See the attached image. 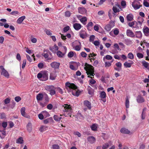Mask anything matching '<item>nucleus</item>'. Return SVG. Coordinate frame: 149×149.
<instances>
[{
  "label": "nucleus",
  "mask_w": 149,
  "mask_h": 149,
  "mask_svg": "<svg viewBox=\"0 0 149 149\" xmlns=\"http://www.w3.org/2000/svg\"><path fill=\"white\" fill-rule=\"evenodd\" d=\"M74 54L73 52L71 51L68 53V56L69 58H71L73 56Z\"/></svg>",
  "instance_id": "4d7b16f0"
},
{
  "label": "nucleus",
  "mask_w": 149,
  "mask_h": 149,
  "mask_svg": "<svg viewBox=\"0 0 149 149\" xmlns=\"http://www.w3.org/2000/svg\"><path fill=\"white\" fill-rule=\"evenodd\" d=\"M113 60L111 62H105V66L106 68H108L111 65V63L113 61Z\"/></svg>",
  "instance_id": "f704fd0d"
},
{
  "label": "nucleus",
  "mask_w": 149,
  "mask_h": 149,
  "mask_svg": "<svg viewBox=\"0 0 149 149\" xmlns=\"http://www.w3.org/2000/svg\"><path fill=\"white\" fill-rule=\"evenodd\" d=\"M73 134L74 135L78 136L79 137H80L81 136V133L78 132H74Z\"/></svg>",
  "instance_id": "0e129e2a"
},
{
  "label": "nucleus",
  "mask_w": 149,
  "mask_h": 149,
  "mask_svg": "<svg viewBox=\"0 0 149 149\" xmlns=\"http://www.w3.org/2000/svg\"><path fill=\"white\" fill-rule=\"evenodd\" d=\"M95 36L93 35H92L91 36H90V39H89V41L90 42H93V40H94V38H95Z\"/></svg>",
  "instance_id": "680f3d73"
},
{
  "label": "nucleus",
  "mask_w": 149,
  "mask_h": 149,
  "mask_svg": "<svg viewBox=\"0 0 149 149\" xmlns=\"http://www.w3.org/2000/svg\"><path fill=\"white\" fill-rule=\"evenodd\" d=\"M125 104L126 108H129V101L127 99L126 100Z\"/></svg>",
  "instance_id": "603ef678"
},
{
  "label": "nucleus",
  "mask_w": 149,
  "mask_h": 149,
  "mask_svg": "<svg viewBox=\"0 0 149 149\" xmlns=\"http://www.w3.org/2000/svg\"><path fill=\"white\" fill-rule=\"evenodd\" d=\"M136 100L139 103H143L145 101L143 97L140 95H139L137 96L136 98Z\"/></svg>",
  "instance_id": "4468645a"
},
{
  "label": "nucleus",
  "mask_w": 149,
  "mask_h": 149,
  "mask_svg": "<svg viewBox=\"0 0 149 149\" xmlns=\"http://www.w3.org/2000/svg\"><path fill=\"white\" fill-rule=\"evenodd\" d=\"M58 47L56 45H54L53 47H49L50 50L53 53H55L56 51L58 50Z\"/></svg>",
  "instance_id": "f3484780"
},
{
  "label": "nucleus",
  "mask_w": 149,
  "mask_h": 149,
  "mask_svg": "<svg viewBox=\"0 0 149 149\" xmlns=\"http://www.w3.org/2000/svg\"><path fill=\"white\" fill-rule=\"evenodd\" d=\"M56 93V91L54 89H51L50 91V94L51 95H54Z\"/></svg>",
  "instance_id": "69168bd1"
},
{
  "label": "nucleus",
  "mask_w": 149,
  "mask_h": 149,
  "mask_svg": "<svg viewBox=\"0 0 149 149\" xmlns=\"http://www.w3.org/2000/svg\"><path fill=\"white\" fill-rule=\"evenodd\" d=\"M114 23L113 22H111L107 24L105 27V29L107 31H110L111 29L114 26Z\"/></svg>",
  "instance_id": "0eeeda50"
},
{
  "label": "nucleus",
  "mask_w": 149,
  "mask_h": 149,
  "mask_svg": "<svg viewBox=\"0 0 149 149\" xmlns=\"http://www.w3.org/2000/svg\"><path fill=\"white\" fill-rule=\"evenodd\" d=\"M0 69L1 71V75H3L7 78L8 77L9 74L3 66H0Z\"/></svg>",
  "instance_id": "39448f33"
},
{
  "label": "nucleus",
  "mask_w": 149,
  "mask_h": 149,
  "mask_svg": "<svg viewBox=\"0 0 149 149\" xmlns=\"http://www.w3.org/2000/svg\"><path fill=\"white\" fill-rule=\"evenodd\" d=\"M126 35L127 36L131 38H134L135 37V35L133 31L127 29L126 31Z\"/></svg>",
  "instance_id": "9d476101"
},
{
  "label": "nucleus",
  "mask_w": 149,
  "mask_h": 149,
  "mask_svg": "<svg viewBox=\"0 0 149 149\" xmlns=\"http://www.w3.org/2000/svg\"><path fill=\"white\" fill-rule=\"evenodd\" d=\"M25 16H23L19 18L17 20V22L19 24H21L25 18Z\"/></svg>",
  "instance_id": "4be33fe9"
},
{
  "label": "nucleus",
  "mask_w": 149,
  "mask_h": 149,
  "mask_svg": "<svg viewBox=\"0 0 149 149\" xmlns=\"http://www.w3.org/2000/svg\"><path fill=\"white\" fill-rule=\"evenodd\" d=\"M135 24H136L137 25V23L136 22L134 21L132 22H129L128 23V26L130 27H132L133 28H136V27L133 26Z\"/></svg>",
  "instance_id": "72a5a7b5"
},
{
  "label": "nucleus",
  "mask_w": 149,
  "mask_h": 149,
  "mask_svg": "<svg viewBox=\"0 0 149 149\" xmlns=\"http://www.w3.org/2000/svg\"><path fill=\"white\" fill-rule=\"evenodd\" d=\"M135 36L139 38H142V34L141 32L140 31H136L135 32Z\"/></svg>",
  "instance_id": "b1692460"
},
{
  "label": "nucleus",
  "mask_w": 149,
  "mask_h": 149,
  "mask_svg": "<svg viewBox=\"0 0 149 149\" xmlns=\"http://www.w3.org/2000/svg\"><path fill=\"white\" fill-rule=\"evenodd\" d=\"M43 52L44 53L42 54V55L45 58H48L49 55L47 52H49V51L48 50L45 49H44Z\"/></svg>",
  "instance_id": "7c9ffc66"
},
{
  "label": "nucleus",
  "mask_w": 149,
  "mask_h": 149,
  "mask_svg": "<svg viewBox=\"0 0 149 149\" xmlns=\"http://www.w3.org/2000/svg\"><path fill=\"white\" fill-rule=\"evenodd\" d=\"M141 63L142 65L146 68L149 70V63L147 62L143 61Z\"/></svg>",
  "instance_id": "a878e982"
},
{
  "label": "nucleus",
  "mask_w": 149,
  "mask_h": 149,
  "mask_svg": "<svg viewBox=\"0 0 149 149\" xmlns=\"http://www.w3.org/2000/svg\"><path fill=\"white\" fill-rule=\"evenodd\" d=\"M63 48L65 51L63 53L59 51H58L56 53L57 56L59 57H62L64 56L67 50L66 47L65 46H63Z\"/></svg>",
  "instance_id": "1a4fd4ad"
},
{
  "label": "nucleus",
  "mask_w": 149,
  "mask_h": 149,
  "mask_svg": "<svg viewBox=\"0 0 149 149\" xmlns=\"http://www.w3.org/2000/svg\"><path fill=\"white\" fill-rule=\"evenodd\" d=\"M26 127L27 130L29 132H31L32 130V125L31 123H29L27 125Z\"/></svg>",
  "instance_id": "c85d7f7f"
},
{
  "label": "nucleus",
  "mask_w": 149,
  "mask_h": 149,
  "mask_svg": "<svg viewBox=\"0 0 149 149\" xmlns=\"http://www.w3.org/2000/svg\"><path fill=\"white\" fill-rule=\"evenodd\" d=\"M133 63V62L132 61H131L130 63H128L127 62H126L124 63V65L126 68H130Z\"/></svg>",
  "instance_id": "cd10ccee"
},
{
  "label": "nucleus",
  "mask_w": 149,
  "mask_h": 149,
  "mask_svg": "<svg viewBox=\"0 0 149 149\" xmlns=\"http://www.w3.org/2000/svg\"><path fill=\"white\" fill-rule=\"evenodd\" d=\"M91 129L93 131H95L97 130V126L95 124H93L91 126Z\"/></svg>",
  "instance_id": "864d4df0"
},
{
  "label": "nucleus",
  "mask_w": 149,
  "mask_h": 149,
  "mask_svg": "<svg viewBox=\"0 0 149 149\" xmlns=\"http://www.w3.org/2000/svg\"><path fill=\"white\" fill-rule=\"evenodd\" d=\"M111 141H109L108 143H106L102 146V148L103 149H106L109 146H111Z\"/></svg>",
  "instance_id": "bb28decb"
},
{
  "label": "nucleus",
  "mask_w": 149,
  "mask_h": 149,
  "mask_svg": "<svg viewBox=\"0 0 149 149\" xmlns=\"http://www.w3.org/2000/svg\"><path fill=\"white\" fill-rule=\"evenodd\" d=\"M88 93L90 95H92L93 94L94 91L93 89L91 88H88Z\"/></svg>",
  "instance_id": "c03bdc74"
},
{
  "label": "nucleus",
  "mask_w": 149,
  "mask_h": 149,
  "mask_svg": "<svg viewBox=\"0 0 149 149\" xmlns=\"http://www.w3.org/2000/svg\"><path fill=\"white\" fill-rule=\"evenodd\" d=\"M79 35L80 37L83 39L86 38L87 36V33L84 31H81L79 33Z\"/></svg>",
  "instance_id": "dca6fc26"
},
{
  "label": "nucleus",
  "mask_w": 149,
  "mask_h": 149,
  "mask_svg": "<svg viewBox=\"0 0 149 149\" xmlns=\"http://www.w3.org/2000/svg\"><path fill=\"white\" fill-rule=\"evenodd\" d=\"M61 116L62 115H61L59 116L55 115L54 116V119L56 121H59L62 118Z\"/></svg>",
  "instance_id": "5701e85b"
},
{
  "label": "nucleus",
  "mask_w": 149,
  "mask_h": 149,
  "mask_svg": "<svg viewBox=\"0 0 149 149\" xmlns=\"http://www.w3.org/2000/svg\"><path fill=\"white\" fill-rule=\"evenodd\" d=\"M48 79V75L46 74H43L42 79H41V80L42 81H45L47 80Z\"/></svg>",
  "instance_id": "2f4dec72"
},
{
  "label": "nucleus",
  "mask_w": 149,
  "mask_h": 149,
  "mask_svg": "<svg viewBox=\"0 0 149 149\" xmlns=\"http://www.w3.org/2000/svg\"><path fill=\"white\" fill-rule=\"evenodd\" d=\"M137 56L139 58H142L143 57V55L141 53H138L136 54Z\"/></svg>",
  "instance_id": "5fc2aeb1"
},
{
  "label": "nucleus",
  "mask_w": 149,
  "mask_h": 149,
  "mask_svg": "<svg viewBox=\"0 0 149 149\" xmlns=\"http://www.w3.org/2000/svg\"><path fill=\"white\" fill-rule=\"evenodd\" d=\"M10 102V100L8 98L6 99L4 101V102L5 104H8Z\"/></svg>",
  "instance_id": "774afa93"
},
{
  "label": "nucleus",
  "mask_w": 149,
  "mask_h": 149,
  "mask_svg": "<svg viewBox=\"0 0 149 149\" xmlns=\"http://www.w3.org/2000/svg\"><path fill=\"white\" fill-rule=\"evenodd\" d=\"M73 26L74 29L77 31L79 30L81 27V26L80 24L77 23H74Z\"/></svg>",
  "instance_id": "2eb2a0df"
},
{
  "label": "nucleus",
  "mask_w": 149,
  "mask_h": 149,
  "mask_svg": "<svg viewBox=\"0 0 149 149\" xmlns=\"http://www.w3.org/2000/svg\"><path fill=\"white\" fill-rule=\"evenodd\" d=\"M50 65L54 69H58L60 65V63H59L54 62L51 63Z\"/></svg>",
  "instance_id": "9b49d317"
},
{
  "label": "nucleus",
  "mask_w": 149,
  "mask_h": 149,
  "mask_svg": "<svg viewBox=\"0 0 149 149\" xmlns=\"http://www.w3.org/2000/svg\"><path fill=\"white\" fill-rule=\"evenodd\" d=\"M140 3L139 2L136 0L132 3V5L134 8L136 10L139 9L141 6V5H140Z\"/></svg>",
  "instance_id": "423d86ee"
},
{
  "label": "nucleus",
  "mask_w": 149,
  "mask_h": 149,
  "mask_svg": "<svg viewBox=\"0 0 149 149\" xmlns=\"http://www.w3.org/2000/svg\"><path fill=\"white\" fill-rule=\"evenodd\" d=\"M80 21L82 23H84L86 21V17H83L81 19H80Z\"/></svg>",
  "instance_id": "6e6d98bb"
},
{
  "label": "nucleus",
  "mask_w": 149,
  "mask_h": 149,
  "mask_svg": "<svg viewBox=\"0 0 149 149\" xmlns=\"http://www.w3.org/2000/svg\"><path fill=\"white\" fill-rule=\"evenodd\" d=\"M120 132L122 133L125 134H129L130 132L129 130L125 128H121L120 130Z\"/></svg>",
  "instance_id": "412c9836"
},
{
  "label": "nucleus",
  "mask_w": 149,
  "mask_h": 149,
  "mask_svg": "<svg viewBox=\"0 0 149 149\" xmlns=\"http://www.w3.org/2000/svg\"><path fill=\"white\" fill-rule=\"evenodd\" d=\"M64 107L63 111L65 112L64 114L65 116H67L68 115H70V116L72 112V108L70 107L68 105H65V106H63Z\"/></svg>",
  "instance_id": "f03ea898"
},
{
  "label": "nucleus",
  "mask_w": 149,
  "mask_h": 149,
  "mask_svg": "<svg viewBox=\"0 0 149 149\" xmlns=\"http://www.w3.org/2000/svg\"><path fill=\"white\" fill-rule=\"evenodd\" d=\"M23 140L22 138L20 137L17 139L16 141V143H18L22 144L23 143Z\"/></svg>",
  "instance_id": "a19ab883"
},
{
  "label": "nucleus",
  "mask_w": 149,
  "mask_h": 149,
  "mask_svg": "<svg viewBox=\"0 0 149 149\" xmlns=\"http://www.w3.org/2000/svg\"><path fill=\"white\" fill-rule=\"evenodd\" d=\"M89 82H90L89 84L90 85H91V84H95V83H96V81L95 80L93 79H92L90 80L89 81Z\"/></svg>",
  "instance_id": "338daca9"
},
{
  "label": "nucleus",
  "mask_w": 149,
  "mask_h": 149,
  "mask_svg": "<svg viewBox=\"0 0 149 149\" xmlns=\"http://www.w3.org/2000/svg\"><path fill=\"white\" fill-rule=\"evenodd\" d=\"M106 59L107 60H111L113 59V58L112 56L110 55H107L105 57L103 58V60L105 61V59Z\"/></svg>",
  "instance_id": "e433bc0d"
},
{
  "label": "nucleus",
  "mask_w": 149,
  "mask_h": 149,
  "mask_svg": "<svg viewBox=\"0 0 149 149\" xmlns=\"http://www.w3.org/2000/svg\"><path fill=\"white\" fill-rule=\"evenodd\" d=\"M126 18L127 21H131L133 19V16L131 14H128L127 15Z\"/></svg>",
  "instance_id": "c756f323"
},
{
  "label": "nucleus",
  "mask_w": 149,
  "mask_h": 149,
  "mask_svg": "<svg viewBox=\"0 0 149 149\" xmlns=\"http://www.w3.org/2000/svg\"><path fill=\"white\" fill-rule=\"evenodd\" d=\"M84 104L85 106L87 107L89 109L91 108V103L88 100H86L84 102Z\"/></svg>",
  "instance_id": "393cba45"
},
{
  "label": "nucleus",
  "mask_w": 149,
  "mask_h": 149,
  "mask_svg": "<svg viewBox=\"0 0 149 149\" xmlns=\"http://www.w3.org/2000/svg\"><path fill=\"white\" fill-rule=\"evenodd\" d=\"M47 128V127L46 126H42L40 128V130L41 132H43L46 130Z\"/></svg>",
  "instance_id": "09e8293b"
},
{
  "label": "nucleus",
  "mask_w": 149,
  "mask_h": 149,
  "mask_svg": "<svg viewBox=\"0 0 149 149\" xmlns=\"http://www.w3.org/2000/svg\"><path fill=\"white\" fill-rule=\"evenodd\" d=\"M43 98L45 99V102L47 103L49 101V99L48 95L46 94L44 95Z\"/></svg>",
  "instance_id": "4c0bfd02"
},
{
  "label": "nucleus",
  "mask_w": 149,
  "mask_h": 149,
  "mask_svg": "<svg viewBox=\"0 0 149 149\" xmlns=\"http://www.w3.org/2000/svg\"><path fill=\"white\" fill-rule=\"evenodd\" d=\"M26 63V59H24L23 61V63L22 64V69H24V67H25V65Z\"/></svg>",
  "instance_id": "e2e57ef3"
},
{
  "label": "nucleus",
  "mask_w": 149,
  "mask_h": 149,
  "mask_svg": "<svg viewBox=\"0 0 149 149\" xmlns=\"http://www.w3.org/2000/svg\"><path fill=\"white\" fill-rule=\"evenodd\" d=\"M44 96V95L41 93L38 94L36 96V99L37 101H41L42 100Z\"/></svg>",
  "instance_id": "aec40b11"
},
{
  "label": "nucleus",
  "mask_w": 149,
  "mask_h": 149,
  "mask_svg": "<svg viewBox=\"0 0 149 149\" xmlns=\"http://www.w3.org/2000/svg\"><path fill=\"white\" fill-rule=\"evenodd\" d=\"M116 65L117 67L121 68L122 64L120 62H118L116 63Z\"/></svg>",
  "instance_id": "bf43d9fd"
},
{
  "label": "nucleus",
  "mask_w": 149,
  "mask_h": 149,
  "mask_svg": "<svg viewBox=\"0 0 149 149\" xmlns=\"http://www.w3.org/2000/svg\"><path fill=\"white\" fill-rule=\"evenodd\" d=\"M113 33L114 35H118L119 33V30L118 28H116L113 29Z\"/></svg>",
  "instance_id": "37998d69"
},
{
  "label": "nucleus",
  "mask_w": 149,
  "mask_h": 149,
  "mask_svg": "<svg viewBox=\"0 0 149 149\" xmlns=\"http://www.w3.org/2000/svg\"><path fill=\"white\" fill-rule=\"evenodd\" d=\"M143 31L146 36H149V29L148 27L144 26L143 28Z\"/></svg>",
  "instance_id": "f8f14e48"
},
{
  "label": "nucleus",
  "mask_w": 149,
  "mask_h": 149,
  "mask_svg": "<svg viewBox=\"0 0 149 149\" xmlns=\"http://www.w3.org/2000/svg\"><path fill=\"white\" fill-rule=\"evenodd\" d=\"M52 149H59L60 147L58 144H54L52 146Z\"/></svg>",
  "instance_id": "de8ad7c7"
},
{
  "label": "nucleus",
  "mask_w": 149,
  "mask_h": 149,
  "mask_svg": "<svg viewBox=\"0 0 149 149\" xmlns=\"http://www.w3.org/2000/svg\"><path fill=\"white\" fill-rule=\"evenodd\" d=\"M55 89L58 92L60 93L61 94H62L63 93L62 90L59 87H57L55 88Z\"/></svg>",
  "instance_id": "3c124183"
},
{
  "label": "nucleus",
  "mask_w": 149,
  "mask_h": 149,
  "mask_svg": "<svg viewBox=\"0 0 149 149\" xmlns=\"http://www.w3.org/2000/svg\"><path fill=\"white\" fill-rule=\"evenodd\" d=\"M25 107H23L20 110V112L21 115L23 116H24L26 118H30V116L25 112Z\"/></svg>",
  "instance_id": "6e6552de"
},
{
  "label": "nucleus",
  "mask_w": 149,
  "mask_h": 149,
  "mask_svg": "<svg viewBox=\"0 0 149 149\" xmlns=\"http://www.w3.org/2000/svg\"><path fill=\"white\" fill-rule=\"evenodd\" d=\"M88 141L91 143H94L95 141V138L93 136H90L88 137L87 138Z\"/></svg>",
  "instance_id": "ddd939ff"
},
{
  "label": "nucleus",
  "mask_w": 149,
  "mask_h": 149,
  "mask_svg": "<svg viewBox=\"0 0 149 149\" xmlns=\"http://www.w3.org/2000/svg\"><path fill=\"white\" fill-rule=\"evenodd\" d=\"M143 5L146 7H149V0H144Z\"/></svg>",
  "instance_id": "58836bf2"
},
{
  "label": "nucleus",
  "mask_w": 149,
  "mask_h": 149,
  "mask_svg": "<svg viewBox=\"0 0 149 149\" xmlns=\"http://www.w3.org/2000/svg\"><path fill=\"white\" fill-rule=\"evenodd\" d=\"M5 129H4V130H0V132L1 133L2 135L3 136V137H1V135H0V137L2 139L3 138L6 136V132L5 131Z\"/></svg>",
  "instance_id": "ea45409f"
},
{
  "label": "nucleus",
  "mask_w": 149,
  "mask_h": 149,
  "mask_svg": "<svg viewBox=\"0 0 149 149\" xmlns=\"http://www.w3.org/2000/svg\"><path fill=\"white\" fill-rule=\"evenodd\" d=\"M113 10L115 13L118 12L120 11L119 9L116 6H114L113 8Z\"/></svg>",
  "instance_id": "79ce46f5"
},
{
  "label": "nucleus",
  "mask_w": 149,
  "mask_h": 149,
  "mask_svg": "<svg viewBox=\"0 0 149 149\" xmlns=\"http://www.w3.org/2000/svg\"><path fill=\"white\" fill-rule=\"evenodd\" d=\"M100 96L101 98L103 99L104 100H103V101L104 102H105L106 101V100L105 99H104V98H105L106 97V94L104 91H101L100 93Z\"/></svg>",
  "instance_id": "a211bd4d"
},
{
  "label": "nucleus",
  "mask_w": 149,
  "mask_h": 149,
  "mask_svg": "<svg viewBox=\"0 0 149 149\" xmlns=\"http://www.w3.org/2000/svg\"><path fill=\"white\" fill-rule=\"evenodd\" d=\"M66 88L68 90H70L71 89L78 90L77 87L74 84L67 82L65 84Z\"/></svg>",
  "instance_id": "20e7f679"
},
{
  "label": "nucleus",
  "mask_w": 149,
  "mask_h": 149,
  "mask_svg": "<svg viewBox=\"0 0 149 149\" xmlns=\"http://www.w3.org/2000/svg\"><path fill=\"white\" fill-rule=\"evenodd\" d=\"M15 99L16 101L18 102L21 100V98L19 96H17L15 97Z\"/></svg>",
  "instance_id": "13d9d810"
},
{
  "label": "nucleus",
  "mask_w": 149,
  "mask_h": 149,
  "mask_svg": "<svg viewBox=\"0 0 149 149\" xmlns=\"http://www.w3.org/2000/svg\"><path fill=\"white\" fill-rule=\"evenodd\" d=\"M93 26V24L91 22H89L87 25L88 29H89L91 28V27H92Z\"/></svg>",
  "instance_id": "8fccbe9b"
},
{
  "label": "nucleus",
  "mask_w": 149,
  "mask_h": 149,
  "mask_svg": "<svg viewBox=\"0 0 149 149\" xmlns=\"http://www.w3.org/2000/svg\"><path fill=\"white\" fill-rule=\"evenodd\" d=\"M56 76L55 73H52L50 74L49 78L50 79L54 80H55Z\"/></svg>",
  "instance_id": "473e14b6"
},
{
  "label": "nucleus",
  "mask_w": 149,
  "mask_h": 149,
  "mask_svg": "<svg viewBox=\"0 0 149 149\" xmlns=\"http://www.w3.org/2000/svg\"><path fill=\"white\" fill-rule=\"evenodd\" d=\"M7 125V123L6 122H4L2 123V126L4 128V129H6Z\"/></svg>",
  "instance_id": "052dcab7"
},
{
  "label": "nucleus",
  "mask_w": 149,
  "mask_h": 149,
  "mask_svg": "<svg viewBox=\"0 0 149 149\" xmlns=\"http://www.w3.org/2000/svg\"><path fill=\"white\" fill-rule=\"evenodd\" d=\"M85 67L84 68L86 71V73L88 75V77H90L91 79L93 78L95 74L94 73V70L93 66L91 65L86 63L85 65Z\"/></svg>",
  "instance_id": "f257e3e1"
},
{
  "label": "nucleus",
  "mask_w": 149,
  "mask_h": 149,
  "mask_svg": "<svg viewBox=\"0 0 149 149\" xmlns=\"http://www.w3.org/2000/svg\"><path fill=\"white\" fill-rule=\"evenodd\" d=\"M45 31L46 33L48 35L51 36L52 35V33H51V31L49 30L45 29Z\"/></svg>",
  "instance_id": "49530a36"
},
{
  "label": "nucleus",
  "mask_w": 149,
  "mask_h": 149,
  "mask_svg": "<svg viewBox=\"0 0 149 149\" xmlns=\"http://www.w3.org/2000/svg\"><path fill=\"white\" fill-rule=\"evenodd\" d=\"M78 10L79 13L82 14H84L86 12V9L84 8H79Z\"/></svg>",
  "instance_id": "6ab92c4d"
},
{
  "label": "nucleus",
  "mask_w": 149,
  "mask_h": 149,
  "mask_svg": "<svg viewBox=\"0 0 149 149\" xmlns=\"http://www.w3.org/2000/svg\"><path fill=\"white\" fill-rule=\"evenodd\" d=\"M146 110V108H145L143 109L141 114V118L143 120L145 118V111Z\"/></svg>",
  "instance_id": "c9c22d12"
},
{
  "label": "nucleus",
  "mask_w": 149,
  "mask_h": 149,
  "mask_svg": "<svg viewBox=\"0 0 149 149\" xmlns=\"http://www.w3.org/2000/svg\"><path fill=\"white\" fill-rule=\"evenodd\" d=\"M72 46L76 50L79 51L81 47V42L79 41H76L72 43Z\"/></svg>",
  "instance_id": "7ed1b4c3"
},
{
  "label": "nucleus",
  "mask_w": 149,
  "mask_h": 149,
  "mask_svg": "<svg viewBox=\"0 0 149 149\" xmlns=\"http://www.w3.org/2000/svg\"><path fill=\"white\" fill-rule=\"evenodd\" d=\"M127 57L131 59H132L134 58L133 54L132 53L130 52L128 54Z\"/></svg>",
  "instance_id": "a18cd8bd"
}]
</instances>
